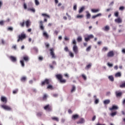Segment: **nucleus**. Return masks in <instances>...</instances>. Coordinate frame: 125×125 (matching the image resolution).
I'll use <instances>...</instances> for the list:
<instances>
[{
	"instance_id": "obj_1",
	"label": "nucleus",
	"mask_w": 125,
	"mask_h": 125,
	"mask_svg": "<svg viewBox=\"0 0 125 125\" xmlns=\"http://www.w3.org/2000/svg\"><path fill=\"white\" fill-rule=\"evenodd\" d=\"M56 77L58 80H59L61 83H66V80L63 79V77L61 74H57L56 75Z\"/></svg>"
},
{
	"instance_id": "obj_2",
	"label": "nucleus",
	"mask_w": 125,
	"mask_h": 125,
	"mask_svg": "<svg viewBox=\"0 0 125 125\" xmlns=\"http://www.w3.org/2000/svg\"><path fill=\"white\" fill-rule=\"evenodd\" d=\"M24 39H26V34L21 33V35H19V39L17 42H19L20 41L22 42V41H23V40H24Z\"/></svg>"
},
{
	"instance_id": "obj_3",
	"label": "nucleus",
	"mask_w": 125,
	"mask_h": 125,
	"mask_svg": "<svg viewBox=\"0 0 125 125\" xmlns=\"http://www.w3.org/2000/svg\"><path fill=\"white\" fill-rule=\"evenodd\" d=\"M73 51L76 54H78L79 53V48L77 45H73Z\"/></svg>"
},
{
	"instance_id": "obj_4",
	"label": "nucleus",
	"mask_w": 125,
	"mask_h": 125,
	"mask_svg": "<svg viewBox=\"0 0 125 125\" xmlns=\"http://www.w3.org/2000/svg\"><path fill=\"white\" fill-rule=\"evenodd\" d=\"M50 55L52 56V58L53 59H55L56 58V56H55V54L54 53V49L53 48H51L50 50Z\"/></svg>"
},
{
	"instance_id": "obj_5",
	"label": "nucleus",
	"mask_w": 125,
	"mask_h": 125,
	"mask_svg": "<svg viewBox=\"0 0 125 125\" xmlns=\"http://www.w3.org/2000/svg\"><path fill=\"white\" fill-rule=\"evenodd\" d=\"M1 107L4 110H6V111H11V107L8 105H1Z\"/></svg>"
},
{
	"instance_id": "obj_6",
	"label": "nucleus",
	"mask_w": 125,
	"mask_h": 125,
	"mask_svg": "<svg viewBox=\"0 0 125 125\" xmlns=\"http://www.w3.org/2000/svg\"><path fill=\"white\" fill-rule=\"evenodd\" d=\"M40 28L42 31H43L44 30V26H43V22L42 21H40Z\"/></svg>"
},
{
	"instance_id": "obj_7",
	"label": "nucleus",
	"mask_w": 125,
	"mask_h": 125,
	"mask_svg": "<svg viewBox=\"0 0 125 125\" xmlns=\"http://www.w3.org/2000/svg\"><path fill=\"white\" fill-rule=\"evenodd\" d=\"M102 29L103 30V31L107 32V31H109V30H110V26H109V25H106L103 27Z\"/></svg>"
},
{
	"instance_id": "obj_8",
	"label": "nucleus",
	"mask_w": 125,
	"mask_h": 125,
	"mask_svg": "<svg viewBox=\"0 0 125 125\" xmlns=\"http://www.w3.org/2000/svg\"><path fill=\"white\" fill-rule=\"evenodd\" d=\"M107 57H113L114 56V51H110L107 54Z\"/></svg>"
},
{
	"instance_id": "obj_9",
	"label": "nucleus",
	"mask_w": 125,
	"mask_h": 125,
	"mask_svg": "<svg viewBox=\"0 0 125 125\" xmlns=\"http://www.w3.org/2000/svg\"><path fill=\"white\" fill-rule=\"evenodd\" d=\"M119 109V106L117 105H112V108H109L110 111H112V110H118Z\"/></svg>"
},
{
	"instance_id": "obj_10",
	"label": "nucleus",
	"mask_w": 125,
	"mask_h": 125,
	"mask_svg": "<svg viewBox=\"0 0 125 125\" xmlns=\"http://www.w3.org/2000/svg\"><path fill=\"white\" fill-rule=\"evenodd\" d=\"M85 121H84V119L81 118L80 120L77 122V125H80V124H84Z\"/></svg>"
},
{
	"instance_id": "obj_11",
	"label": "nucleus",
	"mask_w": 125,
	"mask_h": 125,
	"mask_svg": "<svg viewBox=\"0 0 125 125\" xmlns=\"http://www.w3.org/2000/svg\"><path fill=\"white\" fill-rule=\"evenodd\" d=\"M48 84L49 83V80L48 79H45V81L42 82V85H44V84Z\"/></svg>"
},
{
	"instance_id": "obj_12",
	"label": "nucleus",
	"mask_w": 125,
	"mask_h": 125,
	"mask_svg": "<svg viewBox=\"0 0 125 125\" xmlns=\"http://www.w3.org/2000/svg\"><path fill=\"white\" fill-rule=\"evenodd\" d=\"M71 119L73 121H75V120H77V119H79V115L75 114V115H72V116L71 117Z\"/></svg>"
},
{
	"instance_id": "obj_13",
	"label": "nucleus",
	"mask_w": 125,
	"mask_h": 125,
	"mask_svg": "<svg viewBox=\"0 0 125 125\" xmlns=\"http://www.w3.org/2000/svg\"><path fill=\"white\" fill-rule=\"evenodd\" d=\"M115 22H116V23H118L119 24H120L123 22V21L122 20V19L118 18L115 20Z\"/></svg>"
},
{
	"instance_id": "obj_14",
	"label": "nucleus",
	"mask_w": 125,
	"mask_h": 125,
	"mask_svg": "<svg viewBox=\"0 0 125 125\" xmlns=\"http://www.w3.org/2000/svg\"><path fill=\"white\" fill-rule=\"evenodd\" d=\"M10 59L11 60L12 62H16V61H17L16 57H13L12 56L10 57Z\"/></svg>"
},
{
	"instance_id": "obj_15",
	"label": "nucleus",
	"mask_w": 125,
	"mask_h": 125,
	"mask_svg": "<svg viewBox=\"0 0 125 125\" xmlns=\"http://www.w3.org/2000/svg\"><path fill=\"white\" fill-rule=\"evenodd\" d=\"M44 110L47 111H51V108L49 107V104H48L44 107Z\"/></svg>"
},
{
	"instance_id": "obj_16",
	"label": "nucleus",
	"mask_w": 125,
	"mask_h": 125,
	"mask_svg": "<svg viewBox=\"0 0 125 125\" xmlns=\"http://www.w3.org/2000/svg\"><path fill=\"white\" fill-rule=\"evenodd\" d=\"M91 12L92 13H97V12H99L100 11V9H92L91 10Z\"/></svg>"
},
{
	"instance_id": "obj_17",
	"label": "nucleus",
	"mask_w": 125,
	"mask_h": 125,
	"mask_svg": "<svg viewBox=\"0 0 125 125\" xmlns=\"http://www.w3.org/2000/svg\"><path fill=\"white\" fill-rule=\"evenodd\" d=\"M43 36L45 37L46 39H48V38H49V35H48V34H47V32H46V31H43Z\"/></svg>"
},
{
	"instance_id": "obj_18",
	"label": "nucleus",
	"mask_w": 125,
	"mask_h": 125,
	"mask_svg": "<svg viewBox=\"0 0 125 125\" xmlns=\"http://www.w3.org/2000/svg\"><path fill=\"white\" fill-rule=\"evenodd\" d=\"M94 99L95 100V104H98L99 103V99H97L96 95L94 96Z\"/></svg>"
},
{
	"instance_id": "obj_19",
	"label": "nucleus",
	"mask_w": 125,
	"mask_h": 125,
	"mask_svg": "<svg viewBox=\"0 0 125 125\" xmlns=\"http://www.w3.org/2000/svg\"><path fill=\"white\" fill-rule=\"evenodd\" d=\"M110 102H111L110 100H105L104 101V105H107L108 104H110Z\"/></svg>"
},
{
	"instance_id": "obj_20",
	"label": "nucleus",
	"mask_w": 125,
	"mask_h": 125,
	"mask_svg": "<svg viewBox=\"0 0 125 125\" xmlns=\"http://www.w3.org/2000/svg\"><path fill=\"white\" fill-rule=\"evenodd\" d=\"M1 101L4 102V103H6V102H7V100L6 99V98L5 97H1Z\"/></svg>"
},
{
	"instance_id": "obj_21",
	"label": "nucleus",
	"mask_w": 125,
	"mask_h": 125,
	"mask_svg": "<svg viewBox=\"0 0 125 125\" xmlns=\"http://www.w3.org/2000/svg\"><path fill=\"white\" fill-rule=\"evenodd\" d=\"M102 16V14L101 13H99L95 16H93L92 18L93 19H95V18H97V17H99V16Z\"/></svg>"
},
{
	"instance_id": "obj_22",
	"label": "nucleus",
	"mask_w": 125,
	"mask_h": 125,
	"mask_svg": "<svg viewBox=\"0 0 125 125\" xmlns=\"http://www.w3.org/2000/svg\"><path fill=\"white\" fill-rule=\"evenodd\" d=\"M115 76L116 78H120L122 77V73L121 72H117L115 74Z\"/></svg>"
},
{
	"instance_id": "obj_23",
	"label": "nucleus",
	"mask_w": 125,
	"mask_h": 125,
	"mask_svg": "<svg viewBox=\"0 0 125 125\" xmlns=\"http://www.w3.org/2000/svg\"><path fill=\"white\" fill-rule=\"evenodd\" d=\"M85 9V7L84 6H82L79 11V13H82Z\"/></svg>"
},
{
	"instance_id": "obj_24",
	"label": "nucleus",
	"mask_w": 125,
	"mask_h": 125,
	"mask_svg": "<svg viewBox=\"0 0 125 125\" xmlns=\"http://www.w3.org/2000/svg\"><path fill=\"white\" fill-rule=\"evenodd\" d=\"M86 13L87 14V15H86L87 19H89L90 18V16H91V15L90 14L88 11H86Z\"/></svg>"
},
{
	"instance_id": "obj_25",
	"label": "nucleus",
	"mask_w": 125,
	"mask_h": 125,
	"mask_svg": "<svg viewBox=\"0 0 125 125\" xmlns=\"http://www.w3.org/2000/svg\"><path fill=\"white\" fill-rule=\"evenodd\" d=\"M23 60H24V61H25V62H28V61H29V57L27 56H24Z\"/></svg>"
},
{
	"instance_id": "obj_26",
	"label": "nucleus",
	"mask_w": 125,
	"mask_h": 125,
	"mask_svg": "<svg viewBox=\"0 0 125 125\" xmlns=\"http://www.w3.org/2000/svg\"><path fill=\"white\" fill-rule=\"evenodd\" d=\"M76 18H77L78 19H82L83 18V15H78L76 16Z\"/></svg>"
},
{
	"instance_id": "obj_27",
	"label": "nucleus",
	"mask_w": 125,
	"mask_h": 125,
	"mask_svg": "<svg viewBox=\"0 0 125 125\" xmlns=\"http://www.w3.org/2000/svg\"><path fill=\"white\" fill-rule=\"evenodd\" d=\"M28 11H32L33 13L36 12V10L35 9V8H28L27 9Z\"/></svg>"
},
{
	"instance_id": "obj_28",
	"label": "nucleus",
	"mask_w": 125,
	"mask_h": 125,
	"mask_svg": "<svg viewBox=\"0 0 125 125\" xmlns=\"http://www.w3.org/2000/svg\"><path fill=\"white\" fill-rule=\"evenodd\" d=\"M75 91H76V86L73 85L72 86V89H71V92L72 93H73V92H75Z\"/></svg>"
},
{
	"instance_id": "obj_29",
	"label": "nucleus",
	"mask_w": 125,
	"mask_h": 125,
	"mask_svg": "<svg viewBox=\"0 0 125 125\" xmlns=\"http://www.w3.org/2000/svg\"><path fill=\"white\" fill-rule=\"evenodd\" d=\"M52 120H53V121H56V122H59V118H58V117H52Z\"/></svg>"
},
{
	"instance_id": "obj_30",
	"label": "nucleus",
	"mask_w": 125,
	"mask_h": 125,
	"mask_svg": "<svg viewBox=\"0 0 125 125\" xmlns=\"http://www.w3.org/2000/svg\"><path fill=\"white\" fill-rule=\"evenodd\" d=\"M108 79H109V81H110L111 82H114V77H113V76H112V75L109 76Z\"/></svg>"
},
{
	"instance_id": "obj_31",
	"label": "nucleus",
	"mask_w": 125,
	"mask_h": 125,
	"mask_svg": "<svg viewBox=\"0 0 125 125\" xmlns=\"http://www.w3.org/2000/svg\"><path fill=\"white\" fill-rule=\"evenodd\" d=\"M82 41H83V38H82V37L81 36L78 37L77 38V41L78 42H81Z\"/></svg>"
},
{
	"instance_id": "obj_32",
	"label": "nucleus",
	"mask_w": 125,
	"mask_h": 125,
	"mask_svg": "<svg viewBox=\"0 0 125 125\" xmlns=\"http://www.w3.org/2000/svg\"><path fill=\"white\" fill-rule=\"evenodd\" d=\"M69 55L71 58H74V54L72 52H69Z\"/></svg>"
},
{
	"instance_id": "obj_33",
	"label": "nucleus",
	"mask_w": 125,
	"mask_h": 125,
	"mask_svg": "<svg viewBox=\"0 0 125 125\" xmlns=\"http://www.w3.org/2000/svg\"><path fill=\"white\" fill-rule=\"evenodd\" d=\"M30 24H31V22L29 20H27L26 22V27H29Z\"/></svg>"
},
{
	"instance_id": "obj_34",
	"label": "nucleus",
	"mask_w": 125,
	"mask_h": 125,
	"mask_svg": "<svg viewBox=\"0 0 125 125\" xmlns=\"http://www.w3.org/2000/svg\"><path fill=\"white\" fill-rule=\"evenodd\" d=\"M21 66L24 67L25 66V63H24V61L21 60L20 61Z\"/></svg>"
},
{
	"instance_id": "obj_35",
	"label": "nucleus",
	"mask_w": 125,
	"mask_h": 125,
	"mask_svg": "<svg viewBox=\"0 0 125 125\" xmlns=\"http://www.w3.org/2000/svg\"><path fill=\"white\" fill-rule=\"evenodd\" d=\"M107 66L109 67V68H112V67H113V66L114 65L113 63H110V62H107Z\"/></svg>"
},
{
	"instance_id": "obj_36",
	"label": "nucleus",
	"mask_w": 125,
	"mask_h": 125,
	"mask_svg": "<svg viewBox=\"0 0 125 125\" xmlns=\"http://www.w3.org/2000/svg\"><path fill=\"white\" fill-rule=\"evenodd\" d=\"M116 96H117V97H120V96H122V92H118V93L116 92Z\"/></svg>"
},
{
	"instance_id": "obj_37",
	"label": "nucleus",
	"mask_w": 125,
	"mask_h": 125,
	"mask_svg": "<svg viewBox=\"0 0 125 125\" xmlns=\"http://www.w3.org/2000/svg\"><path fill=\"white\" fill-rule=\"evenodd\" d=\"M35 2L36 5H40V2L39 1V0H35Z\"/></svg>"
},
{
	"instance_id": "obj_38",
	"label": "nucleus",
	"mask_w": 125,
	"mask_h": 125,
	"mask_svg": "<svg viewBox=\"0 0 125 125\" xmlns=\"http://www.w3.org/2000/svg\"><path fill=\"white\" fill-rule=\"evenodd\" d=\"M90 67H91V64H88V65L86 66L85 69H86V70H87V69H89V68H90Z\"/></svg>"
},
{
	"instance_id": "obj_39",
	"label": "nucleus",
	"mask_w": 125,
	"mask_h": 125,
	"mask_svg": "<svg viewBox=\"0 0 125 125\" xmlns=\"http://www.w3.org/2000/svg\"><path fill=\"white\" fill-rule=\"evenodd\" d=\"M26 79H27V77H22L21 78V81H22V82H25V81H26Z\"/></svg>"
},
{
	"instance_id": "obj_40",
	"label": "nucleus",
	"mask_w": 125,
	"mask_h": 125,
	"mask_svg": "<svg viewBox=\"0 0 125 125\" xmlns=\"http://www.w3.org/2000/svg\"><path fill=\"white\" fill-rule=\"evenodd\" d=\"M87 37L89 38V39H93V38H94V36H93V35H92V34H91L90 35H88Z\"/></svg>"
},
{
	"instance_id": "obj_41",
	"label": "nucleus",
	"mask_w": 125,
	"mask_h": 125,
	"mask_svg": "<svg viewBox=\"0 0 125 125\" xmlns=\"http://www.w3.org/2000/svg\"><path fill=\"white\" fill-rule=\"evenodd\" d=\"M72 43L74 45H77V42L76 41V40L74 39L72 40Z\"/></svg>"
},
{
	"instance_id": "obj_42",
	"label": "nucleus",
	"mask_w": 125,
	"mask_h": 125,
	"mask_svg": "<svg viewBox=\"0 0 125 125\" xmlns=\"http://www.w3.org/2000/svg\"><path fill=\"white\" fill-rule=\"evenodd\" d=\"M110 115L111 117H114L117 115V112H112Z\"/></svg>"
},
{
	"instance_id": "obj_43",
	"label": "nucleus",
	"mask_w": 125,
	"mask_h": 125,
	"mask_svg": "<svg viewBox=\"0 0 125 125\" xmlns=\"http://www.w3.org/2000/svg\"><path fill=\"white\" fill-rule=\"evenodd\" d=\"M42 16H46V17H48V18H50V16L46 14H42Z\"/></svg>"
},
{
	"instance_id": "obj_44",
	"label": "nucleus",
	"mask_w": 125,
	"mask_h": 125,
	"mask_svg": "<svg viewBox=\"0 0 125 125\" xmlns=\"http://www.w3.org/2000/svg\"><path fill=\"white\" fill-rule=\"evenodd\" d=\"M120 87L122 88L125 87V82L123 83L121 85H120Z\"/></svg>"
},
{
	"instance_id": "obj_45",
	"label": "nucleus",
	"mask_w": 125,
	"mask_h": 125,
	"mask_svg": "<svg viewBox=\"0 0 125 125\" xmlns=\"http://www.w3.org/2000/svg\"><path fill=\"white\" fill-rule=\"evenodd\" d=\"M20 25L21 26V27H24V25L25 24V21H23V22H20Z\"/></svg>"
},
{
	"instance_id": "obj_46",
	"label": "nucleus",
	"mask_w": 125,
	"mask_h": 125,
	"mask_svg": "<svg viewBox=\"0 0 125 125\" xmlns=\"http://www.w3.org/2000/svg\"><path fill=\"white\" fill-rule=\"evenodd\" d=\"M119 10H121V11H123V10H125V7L124 6H121L119 8Z\"/></svg>"
},
{
	"instance_id": "obj_47",
	"label": "nucleus",
	"mask_w": 125,
	"mask_h": 125,
	"mask_svg": "<svg viewBox=\"0 0 125 125\" xmlns=\"http://www.w3.org/2000/svg\"><path fill=\"white\" fill-rule=\"evenodd\" d=\"M64 50L65 51H66V52H69L70 51H69V49L68 48V47L66 46L64 48Z\"/></svg>"
},
{
	"instance_id": "obj_48",
	"label": "nucleus",
	"mask_w": 125,
	"mask_h": 125,
	"mask_svg": "<svg viewBox=\"0 0 125 125\" xmlns=\"http://www.w3.org/2000/svg\"><path fill=\"white\" fill-rule=\"evenodd\" d=\"M90 49H91V46H88L86 49V51H89V50H90Z\"/></svg>"
},
{
	"instance_id": "obj_49",
	"label": "nucleus",
	"mask_w": 125,
	"mask_h": 125,
	"mask_svg": "<svg viewBox=\"0 0 125 125\" xmlns=\"http://www.w3.org/2000/svg\"><path fill=\"white\" fill-rule=\"evenodd\" d=\"M18 91V89H17L13 91V94H16L17 93V92Z\"/></svg>"
},
{
	"instance_id": "obj_50",
	"label": "nucleus",
	"mask_w": 125,
	"mask_h": 125,
	"mask_svg": "<svg viewBox=\"0 0 125 125\" xmlns=\"http://www.w3.org/2000/svg\"><path fill=\"white\" fill-rule=\"evenodd\" d=\"M23 8L24 9H27V4H26V3H24Z\"/></svg>"
},
{
	"instance_id": "obj_51",
	"label": "nucleus",
	"mask_w": 125,
	"mask_h": 125,
	"mask_svg": "<svg viewBox=\"0 0 125 125\" xmlns=\"http://www.w3.org/2000/svg\"><path fill=\"white\" fill-rule=\"evenodd\" d=\"M107 50H108V48L106 47H104L103 48V51H107Z\"/></svg>"
},
{
	"instance_id": "obj_52",
	"label": "nucleus",
	"mask_w": 125,
	"mask_h": 125,
	"mask_svg": "<svg viewBox=\"0 0 125 125\" xmlns=\"http://www.w3.org/2000/svg\"><path fill=\"white\" fill-rule=\"evenodd\" d=\"M82 77L83 78V79L85 80H86V76H85L84 74H83L82 75Z\"/></svg>"
},
{
	"instance_id": "obj_53",
	"label": "nucleus",
	"mask_w": 125,
	"mask_h": 125,
	"mask_svg": "<svg viewBox=\"0 0 125 125\" xmlns=\"http://www.w3.org/2000/svg\"><path fill=\"white\" fill-rule=\"evenodd\" d=\"M12 48H14L15 50L17 49V46L16 45H14L12 46Z\"/></svg>"
},
{
	"instance_id": "obj_54",
	"label": "nucleus",
	"mask_w": 125,
	"mask_h": 125,
	"mask_svg": "<svg viewBox=\"0 0 125 125\" xmlns=\"http://www.w3.org/2000/svg\"><path fill=\"white\" fill-rule=\"evenodd\" d=\"M4 23V21H0V25H1V26H2Z\"/></svg>"
},
{
	"instance_id": "obj_55",
	"label": "nucleus",
	"mask_w": 125,
	"mask_h": 125,
	"mask_svg": "<svg viewBox=\"0 0 125 125\" xmlns=\"http://www.w3.org/2000/svg\"><path fill=\"white\" fill-rule=\"evenodd\" d=\"M42 112H39L37 113V116L38 117H41V116H42Z\"/></svg>"
},
{
	"instance_id": "obj_56",
	"label": "nucleus",
	"mask_w": 125,
	"mask_h": 125,
	"mask_svg": "<svg viewBox=\"0 0 125 125\" xmlns=\"http://www.w3.org/2000/svg\"><path fill=\"white\" fill-rule=\"evenodd\" d=\"M96 119V116H94L92 119V121L93 122H94V121H95Z\"/></svg>"
},
{
	"instance_id": "obj_57",
	"label": "nucleus",
	"mask_w": 125,
	"mask_h": 125,
	"mask_svg": "<svg viewBox=\"0 0 125 125\" xmlns=\"http://www.w3.org/2000/svg\"><path fill=\"white\" fill-rule=\"evenodd\" d=\"M46 98H47V95L44 94L43 97V99L45 100V99H46Z\"/></svg>"
},
{
	"instance_id": "obj_58",
	"label": "nucleus",
	"mask_w": 125,
	"mask_h": 125,
	"mask_svg": "<svg viewBox=\"0 0 125 125\" xmlns=\"http://www.w3.org/2000/svg\"><path fill=\"white\" fill-rule=\"evenodd\" d=\"M8 31H13V28H12V27H10L8 28Z\"/></svg>"
},
{
	"instance_id": "obj_59",
	"label": "nucleus",
	"mask_w": 125,
	"mask_h": 125,
	"mask_svg": "<svg viewBox=\"0 0 125 125\" xmlns=\"http://www.w3.org/2000/svg\"><path fill=\"white\" fill-rule=\"evenodd\" d=\"M123 32H124V29H119L118 30L119 33H123Z\"/></svg>"
},
{
	"instance_id": "obj_60",
	"label": "nucleus",
	"mask_w": 125,
	"mask_h": 125,
	"mask_svg": "<svg viewBox=\"0 0 125 125\" xmlns=\"http://www.w3.org/2000/svg\"><path fill=\"white\" fill-rule=\"evenodd\" d=\"M47 88L51 89V88H52V85H48V86H47Z\"/></svg>"
},
{
	"instance_id": "obj_61",
	"label": "nucleus",
	"mask_w": 125,
	"mask_h": 125,
	"mask_svg": "<svg viewBox=\"0 0 125 125\" xmlns=\"http://www.w3.org/2000/svg\"><path fill=\"white\" fill-rule=\"evenodd\" d=\"M74 10H77V4H75L73 7Z\"/></svg>"
},
{
	"instance_id": "obj_62",
	"label": "nucleus",
	"mask_w": 125,
	"mask_h": 125,
	"mask_svg": "<svg viewBox=\"0 0 125 125\" xmlns=\"http://www.w3.org/2000/svg\"><path fill=\"white\" fill-rule=\"evenodd\" d=\"M65 119H63V118H62V120H61V122L62 123V124H64V123H65Z\"/></svg>"
},
{
	"instance_id": "obj_63",
	"label": "nucleus",
	"mask_w": 125,
	"mask_h": 125,
	"mask_svg": "<svg viewBox=\"0 0 125 125\" xmlns=\"http://www.w3.org/2000/svg\"><path fill=\"white\" fill-rule=\"evenodd\" d=\"M85 42H88V41H89V38H88V37H87V38H85Z\"/></svg>"
},
{
	"instance_id": "obj_64",
	"label": "nucleus",
	"mask_w": 125,
	"mask_h": 125,
	"mask_svg": "<svg viewBox=\"0 0 125 125\" xmlns=\"http://www.w3.org/2000/svg\"><path fill=\"white\" fill-rule=\"evenodd\" d=\"M122 52H123L124 54H125V48L122 50Z\"/></svg>"
}]
</instances>
